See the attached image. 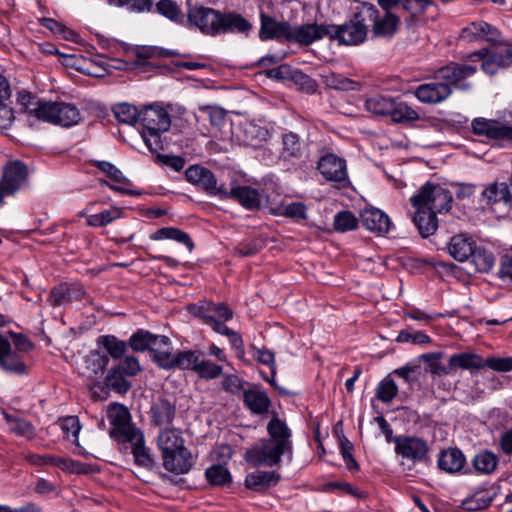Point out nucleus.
<instances>
[{
  "label": "nucleus",
  "instance_id": "aec40b11",
  "mask_svg": "<svg viewBox=\"0 0 512 512\" xmlns=\"http://www.w3.org/2000/svg\"><path fill=\"white\" fill-rule=\"evenodd\" d=\"M360 218L363 226L371 232L383 235L390 230V218L380 209L366 208L361 212Z\"/></svg>",
  "mask_w": 512,
  "mask_h": 512
},
{
  "label": "nucleus",
  "instance_id": "2eb2a0df",
  "mask_svg": "<svg viewBox=\"0 0 512 512\" xmlns=\"http://www.w3.org/2000/svg\"><path fill=\"white\" fill-rule=\"evenodd\" d=\"M85 296L86 291L81 284L61 283L51 289L48 301L52 306L58 307L81 301Z\"/></svg>",
  "mask_w": 512,
  "mask_h": 512
},
{
  "label": "nucleus",
  "instance_id": "79ce46f5",
  "mask_svg": "<svg viewBox=\"0 0 512 512\" xmlns=\"http://www.w3.org/2000/svg\"><path fill=\"white\" fill-rule=\"evenodd\" d=\"M394 101L393 98L377 95L366 100L365 108L375 115L390 116Z\"/></svg>",
  "mask_w": 512,
  "mask_h": 512
},
{
  "label": "nucleus",
  "instance_id": "052dcab7",
  "mask_svg": "<svg viewBox=\"0 0 512 512\" xmlns=\"http://www.w3.org/2000/svg\"><path fill=\"white\" fill-rule=\"evenodd\" d=\"M259 32H292V27L285 21L280 22L261 13V29Z\"/></svg>",
  "mask_w": 512,
  "mask_h": 512
},
{
  "label": "nucleus",
  "instance_id": "a878e982",
  "mask_svg": "<svg viewBox=\"0 0 512 512\" xmlns=\"http://www.w3.org/2000/svg\"><path fill=\"white\" fill-rule=\"evenodd\" d=\"M280 478V474L276 471L258 470L246 475L245 486L250 490L262 492L272 486H276Z\"/></svg>",
  "mask_w": 512,
  "mask_h": 512
},
{
  "label": "nucleus",
  "instance_id": "c85d7f7f",
  "mask_svg": "<svg viewBox=\"0 0 512 512\" xmlns=\"http://www.w3.org/2000/svg\"><path fill=\"white\" fill-rule=\"evenodd\" d=\"M437 463L442 471L455 474L463 469L466 459L458 448H449L439 453Z\"/></svg>",
  "mask_w": 512,
  "mask_h": 512
},
{
  "label": "nucleus",
  "instance_id": "0e129e2a",
  "mask_svg": "<svg viewBox=\"0 0 512 512\" xmlns=\"http://www.w3.org/2000/svg\"><path fill=\"white\" fill-rule=\"evenodd\" d=\"M392 374L402 378L407 384L412 386L418 382L421 376V367L419 365H405L395 369Z\"/></svg>",
  "mask_w": 512,
  "mask_h": 512
},
{
  "label": "nucleus",
  "instance_id": "7c9ffc66",
  "mask_svg": "<svg viewBox=\"0 0 512 512\" xmlns=\"http://www.w3.org/2000/svg\"><path fill=\"white\" fill-rule=\"evenodd\" d=\"M448 364L450 372L456 368L473 371L485 367L484 359L481 356L469 352L452 354L448 359Z\"/></svg>",
  "mask_w": 512,
  "mask_h": 512
},
{
  "label": "nucleus",
  "instance_id": "1a4fd4ad",
  "mask_svg": "<svg viewBox=\"0 0 512 512\" xmlns=\"http://www.w3.org/2000/svg\"><path fill=\"white\" fill-rule=\"evenodd\" d=\"M317 169L327 181L333 182L336 188H345L350 183L346 161L335 154L328 153L322 156Z\"/></svg>",
  "mask_w": 512,
  "mask_h": 512
},
{
  "label": "nucleus",
  "instance_id": "c756f323",
  "mask_svg": "<svg viewBox=\"0 0 512 512\" xmlns=\"http://www.w3.org/2000/svg\"><path fill=\"white\" fill-rule=\"evenodd\" d=\"M17 103L22 112L42 120L47 101L39 99L27 90H20L17 92Z\"/></svg>",
  "mask_w": 512,
  "mask_h": 512
},
{
  "label": "nucleus",
  "instance_id": "de8ad7c7",
  "mask_svg": "<svg viewBox=\"0 0 512 512\" xmlns=\"http://www.w3.org/2000/svg\"><path fill=\"white\" fill-rule=\"evenodd\" d=\"M470 258L476 270L482 273L489 272L495 263L494 255L483 247L476 246Z\"/></svg>",
  "mask_w": 512,
  "mask_h": 512
},
{
  "label": "nucleus",
  "instance_id": "e433bc0d",
  "mask_svg": "<svg viewBox=\"0 0 512 512\" xmlns=\"http://www.w3.org/2000/svg\"><path fill=\"white\" fill-rule=\"evenodd\" d=\"M124 209L120 207H110L97 214L87 216V225L91 227H105L113 221L123 217Z\"/></svg>",
  "mask_w": 512,
  "mask_h": 512
},
{
  "label": "nucleus",
  "instance_id": "4c0bfd02",
  "mask_svg": "<svg viewBox=\"0 0 512 512\" xmlns=\"http://www.w3.org/2000/svg\"><path fill=\"white\" fill-rule=\"evenodd\" d=\"M104 385L120 394H125L131 388L130 382L127 377L120 371V367H112L104 380Z\"/></svg>",
  "mask_w": 512,
  "mask_h": 512
},
{
  "label": "nucleus",
  "instance_id": "423d86ee",
  "mask_svg": "<svg viewBox=\"0 0 512 512\" xmlns=\"http://www.w3.org/2000/svg\"><path fill=\"white\" fill-rule=\"evenodd\" d=\"M188 311L204 324L209 325L213 331H215V324L212 321L224 324L233 317V311L225 303H214L206 300L190 304Z\"/></svg>",
  "mask_w": 512,
  "mask_h": 512
},
{
  "label": "nucleus",
  "instance_id": "bb28decb",
  "mask_svg": "<svg viewBox=\"0 0 512 512\" xmlns=\"http://www.w3.org/2000/svg\"><path fill=\"white\" fill-rule=\"evenodd\" d=\"M267 432L269 435L268 440L275 441V443L282 445L284 448L288 449V451H293L291 430L287 424L283 420L279 419L276 415H274L268 422Z\"/></svg>",
  "mask_w": 512,
  "mask_h": 512
},
{
  "label": "nucleus",
  "instance_id": "c03bdc74",
  "mask_svg": "<svg viewBox=\"0 0 512 512\" xmlns=\"http://www.w3.org/2000/svg\"><path fill=\"white\" fill-rule=\"evenodd\" d=\"M322 34H260L262 41L268 39H277L278 41H287L298 43L302 46H308L316 40L321 39Z\"/></svg>",
  "mask_w": 512,
  "mask_h": 512
},
{
  "label": "nucleus",
  "instance_id": "69168bd1",
  "mask_svg": "<svg viewBox=\"0 0 512 512\" xmlns=\"http://www.w3.org/2000/svg\"><path fill=\"white\" fill-rule=\"evenodd\" d=\"M334 489H339L343 493L351 495L355 498H364L366 495L363 491L359 490L356 487H353L350 483L345 481H335V482H328L323 485V491L330 492Z\"/></svg>",
  "mask_w": 512,
  "mask_h": 512
},
{
  "label": "nucleus",
  "instance_id": "e2e57ef3",
  "mask_svg": "<svg viewBox=\"0 0 512 512\" xmlns=\"http://www.w3.org/2000/svg\"><path fill=\"white\" fill-rule=\"evenodd\" d=\"M291 81L299 86L301 90L309 94L315 93L318 87L314 79L296 68L293 71Z\"/></svg>",
  "mask_w": 512,
  "mask_h": 512
},
{
  "label": "nucleus",
  "instance_id": "8fccbe9b",
  "mask_svg": "<svg viewBox=\"0 0 512 512\" xmlns=\"http://www.w3.org/2000/svg\"><path fill=\"white\" fill-rule=\"evenodd\" d=\"M390 117L396 123H410L420 118L418 112L412 107L404 102L396 101H394Z\"/></svg>",
  "mask_w": 512,
  "mask_h": 512
},
{
  "label": "nucleus",
  "instance_id": "4468645a",
  "mask_svg": "<svg viewBox=\"0 0 512 512\" xmlns=\"http://www.w3.org/2000/svg\"><path fill=\"white\" fill-rule=\"evenodd\" d=\"M0 367L7 373L23 375L27 366L22 354L12 350L9 339L0 334Z\"/></svg>",
  "mask_w": 512,
  "mask_h": 512
},
{
  "label": "nucleus",
  "instance_id": "c9c22d12",
  "mask_svg": "<svg viewBox=\"0 0 512 512\" xmlns=\"http://www.w3.org/2000/svg\"><path fill=\"white\" fill-rule=\"evenodd\" d=\"M482 197L486 199L487 204L503 202L512 206V194L506 183H493L483 192Z\"/></svg>",
  "mask_w": 512,
  "mask_h": 512
},
{
  "label": "nucleus",
  "instance_id": "a211bd4d",
  "mask_svg": "<svg viewBox=\"0 0 512 512\" xmlns=\"http://www.w3.org/2000/svg\"><path fill=\"white\" fill-rule=\"evenodd\" d=\"M164 345H156L151 353L153 362L161 369L174 370L179 369L184 371L187 350L172 353L169 350L162 349ZM167 348L169 346H166Z\"/></svg>",
  "mask_w": 512,
  "mask_h": 512
},
{
  "label": "nucleus",
  "instance_id": "a19ab883",
  "mask_svg": "<svg viewBox=\"0 0 512 512\" xmlns=\"http://www.w3.org/2000/svg\"><path fill=\"white\" fill-rule=\"evenodd\" d=\"M472 464L477 473L488 475L496 470L498 458L490 451H483L474 456Z\"/></svg>",
  "mask_w": 512,
  "mask_h": 512
},
{
  "label": "nucleus",
  "instance_id": "f03ea898",
  "mask_svg": "<svg viewBox=\"0 0 512 512\" xmlns=\"http://www.w3.org/2000/svg\"><path fill=\"white\" fill-rule=\"evenodd\" d=\"M187 18L193 27L202 32H219L220 30L246 32L252 28L250 22L238 13L222 14L220 11L204 6L190 8Z\"/></svg>",
  "mask_w": 512,
  "mask_h": 512
},
{
  "label": "nucleus",
  "instance_id": "9b49d317",
  "mask_svg": "<svg viewBox=\"0 0 512 512\" xmlns=\"http://www.w3.org/2000/svg\"><path fill=\"white\" fill-rule=\"evenodd\" d=\"M80 119L81 114L75 104L47 101L41 121L69 127L77 124Z\"/></svg>",
  "mask_w": 512,
  "mask_h": 512
},
{
  "label": "nucleus",
  "instance_id": "09e8293b",
  "mask_svg": "<svg viewBox=\"0 0 512 512\" xmlns=\"http://www.w3.org/2000/svg\"><path fill=\"white\" fill-rule=\"evenodd\" d=\"M134 54L138 60L168 58L178 55V53L174 50H169L159 46L150 45L137 46L134 49Z\"/></svg>",
  "mask_w": 512,
  "mask_h": 512
},
{
  "label": "nucleus",
  "instance_id": "7ed1b4c3",
  "mask_svg": "<svg viewBox=\"0 0 512 512\" xmlns=\"http://www.w3.org/2000/svg\"><path fill=\"white\" fill-rule=\"evenodd\" d=\"M141 136L151 152L163 149L161 134L171 126L169 113L157 105H149L140 111Z\"/></svg>",
  "mask_w": 512,
  "mask_h": 512
},
{
  "label": "nucleus",
  "instance_id": "dca6fc26",
  "mask_svg": "<svg viewBox=\"0 0 512 512\" xmlns=\"http://www.w3.org/2000/svg\"><path fill=\"white\" fill-rule=\"evenodd\" d=\"M28 176V169L20 161H13L3 168L2 181L8 195L15 194L25 183Z\"/></svg>",
  "mask_w": 512,
  "mask_h": 512
},
{
  "label": "nucleus",
  "instance_id": "4d7b16f0",
  "mask_svg": "<svg viewBox=\"0 0 512 512\" xmlns=\"http://www.w3.org/2000/svg\"><path fill=\"white\" fill-rule=\"evenodd\" d=\"M397 394L398 386L390 376L381 380L376 389V397L383 403H390Z\"/></svg>",
  "mask_w": 512,
  "mask_h": 512
},
{
  "label": "nucleus",
  "instance_id": "412c9836",
  "mask_svg": "<svg viewBox=\"0 0 512 512\" xmlns=\"http://www.w3.org/2000/svg\"><path fill=\"white\" fill-rule=\"evenodd\" d=\"M129 345L136 352L149 350L152 353L156 345L171 346V340L165 335H154L148 331L139 330L130 337Z\"/></svg>",
  "mask_w": 512,
  "mask_h": 512
},
{
  "label": "nucleus",
  "instance_id": "49530a36",
  "mask_svg": "<svg viewBox=\"0 0 512 512\" xmlns=\"http://www.w3.org/2000/svg\"><path fill=\"white\" fill-rule=\"evenodd\" d=\"M205 477L210 485L225 486L232 482L229 470L220 464H214L205 470Z\"/></svg>",
  "mask_w": 512,
  "mask_h": 512
},
{
  "label": "nucleus",
  "instance_id": "473e14b6",
  "mask_svg": "<svg viewBox=\"0 0 512 512\" xmlns=\"http://www.w3.org/2000/svg\"><path fill=\"white\" fill-rule=\"evenodd\" d=\"M321 78L327 88L338 91H360L362 87L360 82L332 71L322 74Z\"/></svg>",
  "mask_w": 512,
  "mask_h": 512
},
{
  "label": "nucleus",
  "instance_id": "39448f33",
  "mask_svg": "<svg viewBox=\"0 0 512 512\" xmlns=\"http://www.w3.org/2000/svg\"><path fill=\"white\" fill-rule=\"evenodd\" d=\"M398 21V17L391 12H385L380 18L374 7H364L351 21V32H368L371 27L373 32H392L397 29Z\"/></svg>",
  "mask_w": 512,
  "mask_h": 512
},
{
  "label": "nucleus",
  "instance_id": "6ab92c4d",
  "mask_svg": "<svg viewBox=\"0 0 512 512\" xmlns=\"http://www.w3.org/2000/svg\"><path fill=\"white\" fill-rule=\"evenodd\" d=\"M224 200L232 199L248 210H256L261 207L262 197L259 191L250 186H232L227 188V195Z\"/></svg>",
  "mask_w": 512,
  "mask_h": 512
},
{
  "label": "nucleus",
  "instance_id": "774afa93",
  "mask_svg": "<svg viewBox=\"0 0 512 512\" xmlns=\"http://www.w3.org/2000/svg\"><path fill=\"white\" fill-rule=\"evenodd\" d=\"M88 368L93 371L95 375L102 374L109 364L108 356L99 352H92L87 360Z\"/></svg>",
  "mask_w": 512,
  "mask_h": 512
},
{
  "label": "nucleus",
  "instance_id": "ddd939ff",
  "mask_svg": "<svg viewBox=\"0 0 512 512\" xmlns=\"http://www.w3.org/2000/svg\"><path fill=\"white\" fill-rule=\"evenodd\" d=\"M472 130L474 134L490 140L512 141V126L494 119L476 118L472 121Z\"/></svg>",
  "mask_w": 512,
  "mask_h": 512
},
{
  "label": "nucleus",
  "instance_id": "3c124183",
  "mask_svg": "<svg viewBox=\"0 0 512 512\" xmlns=\"http://www.w3.org/2000/svg\"><path fill=\"white\" fill-rule=\"evenodd\" d=\"M113 113L115 118L124 124L135 125L140 121V112L133 105L120 103L114 106Z\"/></svg>",
  "mask_w": 512,
  "mask_h": 512
},
{
  "label": "nucleus",
  "instance_id": "603ef678",
  "mask_svg": "<svg viewBox=\"0 0 512 512\" xmlns=\"http://www.w3.org/2000/svg\"><path fill=\"white\" fill-rule=\"evenodd\" d=\"M207 194L223 198L227 195V187L224 184L218 185V181L211 170H207L198 184Z\"/></svg>",
  "mask_w": 512,
  "mask_h": 512
},
{
  "label": "nucleus",
  "instance_id": "ea45409f",
  "mask_svg": "<svg viewBox=\"0 0 512 512\" xmlns=\"http://www.w3.org/2000/svg\"><path fill=\"white\" fill-rule=\"evenodd\" d=\"M270 137L268 129L253 122L247 123L244 128V142L251 147H259Z\"/></svg>",
  "mask_w": 512,
  "mask_h": 512
},
{
  "label": "nucleus",
  "instance_id": "338daca9",
  "mask_svg": "<svg viewBox=\"0 0 512 512\" xmlns=\"http://www.w3.org/2000/svg\"><path fill=\"white\" fill-rule=\"evenodd\" d=\"M199 111L208 116L213 126L220 127L225 122L226 111L219 106L201 105Z\"/></svg>",
  "mask_w": 512,
  "mask_h": 512
},
{
  "label": "nucleus",
  "instance_id": "b1692460",
  "mask_svg": "<svg viewBox=\"0 0 512 512\" xmlns=\"http://www.w3.org/2000/svg\"><path fill=\"white\" fill-rule=\"evenodd\" d=\"M243 401L246 407L257 415L265 414L269 411L271 400L267 393L258 386H253L243 390Z\"/></svg>",
  "mask_w": 512,
  "mask_h": 512
},
{
  "label": "nucleus",
  "instance_id": "9d476101",
  "mask_svg": "<svg viewBox=\"0 0 512 512\" xmlns=\"http://www.w3.org/2000/svg\"><path fill=\"white\" fill-rule=\"evenodd\" d=\"M194 372L200 379L214 380L223 374V367L207 358L200 350H187L184 371Z\"/></svg>",
  "mask_w": 512,
  "mask_h": 512
},
{
  "label": "nucleus",
  "instance_id": "58836bf2",
  "mask_svg": "<svg viewBox=\"0 0 512 512\" xmlns=\"http://www.w3.org/2000/svg\"><path fill=\"white\" fill-rule=\"evenodd\" d=\"M150 238L152 240L172 239L184 244L190 251L194 247V244L189 235L186 232L174 227H164L158 229L150 236Z\"/></svg>",
  "mask_w": 512,
  "mask_h": 512
},
{
  "label": "nucleus",
  "instance_id": "20e7f679",
  "mask_svg": "<svg viewBox=\"0 0 512 512\" xmlns=\"http://www.w3.org/2000/svg\"><path fill=\"white\" fill-rule=\"evenodd\" d=\"M287 455L292 458V452L284 448L282 445L264 439L251 448L247 449L244 455L246 462L252 467H274L281 462V456Z\"/></svg>",
  "mask_w": 512,
  "mask_h": 512
},
{
  "label": "nucleus",
  "instance_id": "37998d69",
  "mask_svg": "<svg viewBox=\"0 0 512 512\" xmlns=\"http://www.w3.org/2000/svg\"><path fill=\"white\" fill-rule=\"evenodd\" d=\"M4 419L9 426V430L18 436L32 439L35 435L34 426L27 420L4 413Z\"/></svg>",
  "mask_w": 512,
  "mask_h": 512
},
{
  "label": "nucleus",
  "instance_id": "cd10ccee",
  "mask_svg": "<svg viewBox=\"0 0 512 512\" xmlns=\"http://www.w3.org/2000/svg\"><path fill=\"white\" fill-rule=\"evenodd\" d=\"M475 247L476 244L472 237L465 234H459L451 238L448 245V251L455 260L464 262L470 258L471 254H473Z\"/></svg>",
  "mask_w": 512,
  "mask_h": 512
},
{
  "label": "nucleus",
  "instance_id": "0eeeda50",
  "mask_svg": "<svg viewBox=\"0 0 512 512\" xmlns=\"http://www.w3.org/2000/svg\"><path fill=\"white\" fill-rule=\"evenodd\" d=\"M394 445L396 455L413 464L426 461L429 453L428 443L418 436H396Z\"/></svg>",
  "mask_w": 512,
  "mask_h": 512
},
{
  "label": "nucleus",
  "instance_id": "f8f14e48",
  "mask_svg": "<svg viewBox=\"0 0 512 512\" xmlns=\"http://www.w3.org/2000/svg\"><path fill=\"white\" fill-rule=\"evenodd\" d=\"M477 71V67L470 64L450 62L446 66L439 68L434 75L435 79L444 80L452 88L461 90L470 89V85L465 82L466 79L473 76Z\"/></svg>",
  "mask_w": 512,
  "mask_h": 512
},
{
  "label": "nucleus",
  "instance_id": "6e6d98bb",
  "mask_svg": "<svg viewBox=\"0 0 512 512\" xmlns=\"http://www.w3.org/2000/svg\"><path fill=\"white\" fill-rule=\"evenodd\" d=\"M255 358L258 362L269 366L271 369V378L264 377L265 380L268 381L273 387L279 389L281 392H284V390L280 389L275 383L276 364L274 353L265 348H255Z\"/></svg>",
  "mask_w": 512,
  "mask_h": 512
},
{
  "label": "nucleus",
  "instance_id": "f3484780",
  "mask_svg": "<svg viewBox=\"0 0 512 512\" xmlns=\"http://www.w3.org/2000/svg\"><path fill=\"white\" fill-rule=\"evenodd\" d=\"M414 94L422 103L437 104L452 94V88L444 82H430L418 86Z\"/></svg>",
  "mask_w": 512,
  "mask_h": 512
},
{
  "label": "nucleus",
  "instance_id": "6e6552de",
  "mask_svg": "<svg viewBox=\"0 0 512 512\" xmlns=\"http://www.w3.org/2000/svg\"><path fill=\"white\" fill-rule=\"evenodd\" d=\"M107 417L113 426L111 435L120 441L131 437L140 436V430L131 424V416L128 409L121 404H112L107 411Z\"/></svg>",
  "mask_w": 512,
  "mask_h": 512
},
{
  "label": "nucleus",
  "instance_id": "393cba45",
  "mask_svg": "<svg viewBox=\"0 0 512 512\" xmlns=\"http://www.w3.org/2000/svg\"><path fill=\"white\" fill-rule=\"evenodd\" d=\"M25 460L35 466L52 465L68 472H80V463L69 458L55 457L52 455H39L27 453Z\"/></svg>",
  "mask_w": 512,
  "mask_h": 512
},
{
  "label": "nucleus",
  "instance_id": "5701e85b",
  "mask_svg": "<svg viewBox=\"0 0 512 512\" xmlns=\"http://www.w3.org/2000/svg\"><path fill=\"white\" fill-rule=\"evenodd\" d=\"M162 459L164 468L175 474H185L193 465L192 455L186 448L163 455Z\"/></svg>",
  "mask_w": 512,
  "mask_h": 512
},
{
  "label": "nucleus",
  "instance_id": "680f3d73",
  "mask_svg": "<svg viewBox=\"0 0 512 512\" xmlns=\"http://www.w3.org/2000/svg\"><path fill=\"white\" fill-rule=\"evenodd\" d=\"M215 324V332L221 335L226 336L233 348H235L238 352L244 353V342L242 337L236 331L228 328L225 324H218L212 321Z\"/></svg>",
  "mask_w": 512,
  "mask_h": 512
},
{
  "label": "nucleus",
  "instance_id": "72a5a7b5",
  "mask_svg": "<svg viewBox=\"0 0 512 512\" xmlns=\"http://www.w3.org/2000/svg\"><path fill=\"white\" fill-rule=\"evenodd\" d=\"M124 442H129L132 445V455L134 457V462L136 465L151 469L154 465V460L151 457L148 449L145 447L144 436L142 432H140L139 439L138 437H131L125 440Z\"/></svg>",
  "mask_w": 512,
  "mask_h": 512
},
{
  "label": "nucleus",
  "instance_id": "5fc2aeb1",
  "mask_svg": "<svg viewBox=\"0 0 512 512\" xmlns=\"http://www.w3.org/2000/svg\"><path fill=\"white\" fill-rule=\"evenodd\" d=\"M157 11L175 23H182L184 21V14L178 4L171 0H160L156 4Z\"/></svg>",
  "mask_w": 512,
  "mask_h": 512
},
{
  "label": "nucleus",
  "instance_id": "a18cd8bd",
  "mask_svg": "<svg viewBox=\"0 0 512 512\" xmlns=\"http://www.w3.org/2000/svg\"><path fill=\"white\" fill-rule=\"evenodd\" d=\"M98 344L101 345L107 353L115 360L121 359L127 351V345L114 335H103L98 338Z\"/></svg>",
  "mask_w": 512,
  "mask_h": 512
},
{
  "label": "nucleus",
  "instance_id": "f257e3e1",
  "mask_svg": "<svg viewBox=\"0 0 512 512\" xmlns=\"http://www.w3.org/2000/svg\"><path fill=\"white\" fill-rule=\"evenodd\" d=\"M453 197L450 191L439 184L426 183L411 198L415 208L413 222L423 238L433 235L438 228V213L451 209Z\"/></svg>",
  "mask_w": 512,
  "mask_h": 512
},
{
  "label": "nucleus",
  "instance_id": "2f4dec72",
  "mask_svg": "<svg viewBox=\"0 0 512 512\" xmlns=\"http://www.w3.org/2000/svg\"><path fill=\"white\" fill-rule=\"evenodd\" d=\"M175 413V404L164 398L155 401L151 407L152 420L157 426L171 424L174 420Z\"/></svg>",
  "mask_w": 512,
  "mask_h": 512
},
{
  "label": "nucleus",
  "instance_id": "864d4df0",
  "mask_svg": "<svg viewBox=\"0 0 512 512\" xmlns=\"http://www.w3.org/2000/svg\"><path fill=\"white\" fill-rule=\"evenodd\" d=\"M358 223L357 217L351 211L343 210L334 216L333 227L337 232L344 233L355 230Z\"/></svg>",
  "mask_w": 512,
  "mask_h": 512
},
{
  "label": "nucleus",
  "instance_id": "13d9d810",
  "mask_svg": "<svg viewBox=\"0 0 512 512\" xmlns=\"http://www.w3.org/2000/svg\"><path fill=\"white\" fill-rule=\"evenodd\" d=\"M60 427L66 438H68L75 445L78 444V435L81 430V425L78 417L68 416L60 420Z\"/></svg>",
  "mask_w": 512,
  "mask_h": 512
},
{
  "label": "nucleus",
  "instance_id": "4be33fe9",
  "mask_svg": "<svg viewBox=\"0 0 512 512\" xmlns=\"http://www.w3.org/2000/svg\"><path fill=\"white\" fill-rule=\"evenodd\" d=\"M307 145L293 133H285L282 137V148L279 157L283 161L294 162L305 156Z\"/></svg>",
  "mask_w": 512,
  "mask_h": 512
},
{
  "label": "nucleus",
  "instance_id": "bf43d9fd",
  "mask_svg": "<svg viewBox=\"0 0 512 512\" xmlns=\"http://www.w3.org/2000/svg\"><path fill=\"white\" fill-rule=\"evenodd\" d=\"M442 353H426L419 356V360L426 363L428 365L429 371L433 375H446L450 374V368L444 367L440 362L439 359L441 358Z\"/></svg>",
  "mask_w": 512,
  "mask_h": 512
},
{
  "label": "nucleus",
  "instance_id": "f704fd0d",
  "mask_svg": "<svg viewBox=\"0 0 512 512\" xmlns=\"http://www.w3.org/2000/svg\"><path fill=\"white\" fill-rule=\"evenodd\" d=\"M157 444L162 452V456L179 448H185L184 440L175 429L162 430L158 435Z\"/></svg>",
  "mask_w": 512,
  "mask_h": 512
}]
</instances>
